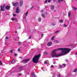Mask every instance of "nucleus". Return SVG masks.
<instances>
[{
	"instance_id": "f257e3e1",
	"label": "nucleus",
	"mask_w": 77,
	"mask_h": 77,
	"mask_svg": "<svg viewBox=\"0 0 77 77\" xmlns=\"http://www.w3.org/2000/svg\"><path fill=\"white\" fill-rule=\"evenodd\" d=\"M71 51L69 48H59L52 51L51 55L52 57H57L61 56H64L69 53Z\"/></svg>"
},
{
	"instance_id": "f03ea898",
	"label": "nucleus",
	"mask_w": 77,
	"mask_h": 77,
	"mask_svg": "<svg viewBox=\"0 0 77 77\" xmlns=\"http://www.w3.org/2000/svg\"><path fill=\"white\" fill-rule=\"evenodd\" d=\"M40 56H41L40 54L35 56L32 59L33 62H34V63H38V60L39 59V58L40 57Z\"/></svg>"
},
{
	"instance_id": "7ed1b4c3",
	"label": "nucleus",
	"mask_w": 77,
	"mask_h": 77,
	"mask_svg": "<svg viewBox=\"0 0 77 77\" xmlns=\"http://www.w3.org/2000/svg\"><path fill=\"white\" fill-rule=\"evenodd\" d=\"M5 7V4L3 5V6H0L1 10H0V11H3Z\"/></svg>"
},
{
	"instance_id": "20e7f679",
	"label": "nucleus",
	"mask_w": 77,
	"mask_h": 77,
	"mask_svg": "<svg viewBox=\"0 0 77 77\" xmlns=\"http://www.w3.org/2000/svg\"><path fill=\"white\" fill-rule=\"evenodd\" d=\"M20 8L19 7H17L16 10V12L17 14H18L20 12Z\"/></svg>"
},
{
	"instance_id": "39448f33",
	"label": "nucleus",
	"mask_w": 77,
	"mask_h": 77,
	"mask_svg": "<svg viewBox=\"0 0 77 77\" xmlns=\"http://www.w3.org/2000/svg\"><path fill=\"white\" fill-rule=\"evenodd\" d=\"M21 69H22V68H20L19 69H17V70H15V71L16 72H20V71L21 70Z\"/></svg>"
},
{
	"instance_id": "423d86ee",
	"label": "nucleus",
	"mask_w": 77,
	"mask_h": 77,
	"mask_svg": "<svg viewBox=\"0 0 77 77\" xmlns=\"http://www.w3.org/2000/svg\"><path fill=\"white\" fill-rule=\"evenodd\" d=\"M12 4L14 6H17L18 5V3L17 2L16 3H15L14 2H12Z\"/></svg>"
},
{
	"instance_id": "0eeeda50",
	"label": "nucleus",
	"mask_w": 77,
	"mask_h": 77,
	"mask_svg": "<svg viewBox=\"0 0 77 77\" xmlns=\"http://www.w3.org/2000/svg\"><path fill=\"white\" fill-rule=\"evenodd\" d=\"M29 59H27L24 60H23L22 61V63H26L28 61H29Z\"/></svg>"
},
{
	"instance_id": "6e6552de",
	"label": "nucleus",
	"mask_w": 77,
	"mask_h": 77,
	"mask_svg": "<svg viewBox=\"0 0 77 77\" xmlns=\"http://www.w3.org/2000/svg\"><path fill=\"white\" fill-rule=\"evenodd\" d=\"M51 44H52V43L51 42H49L47 44L48 46H50V45H51Z\"/></svg>"
},
{
	"instance_id": "1a4fd4ad",
	"label": "nucleus",
	"mask_w": 77,
	"mask_h": 77,
	"mask_svg": "<svg viewBox=\"0 0 77 77\" xmlns=\"http://www.w3.org/2000/svg\"><path fill=\"white\" fill-rule=\"evenodd\" d=\"M5 9L6 10H9L10 9V7L8 5H7L5 7Z\"/></svg>"
},
{
	"instance_id": "9d476101",
	"label": "nucleus",
	"mask_w": 77,
	"mask_h": 77,
	"mask_svg": "<svg viewBox=\"0 0 77 77\" xmlns=\"http://www.w3.org/2000/svg\"><path fill=\"white\" fill-rule=\"evenodd\" d=\"M23 2L22 1H21L20 3V7L22 6V5H23Z\"/></svg>"
},
{
	"instance_id": "9b49d317",
	"label": "nucleus",
	"mask_w": 77,
	"mask_h": 77,
	"mask_svg": "<svg viewBox=\"0 0 77 77\" xmlns=\"http://www.w3.org/2000/svg\"><path fill=\"white\" fill-rule=\"evenodd\" d=\"M11 72H12V71H10V72H8V73L6 75V77L8 75H9V74H10V73H11Z\"/></svg>"
},
{
	"instance_id": "f8f14e48",
	"label": "nucleus",
	"mask_w": 77,
	"mask_h": 77,
	"mask_svg": "<svg viewBox=\"0 0 77 77\" xmlns=\"http://www.w3.org/2000/svg\"><path fill=\"white\" fill-rule=\"evenodd\" d=\"M41 15H42V17H43V18H45V14H42Z\"/></svg>"
},
{
	"instance_id": "ddd939ff",
	"label": "nucleus",
	"mask_w": 77,
	"mask_h": 77,
	"mask_svg": "<svg viewBox=\"0 0 77 77\" xmlns=\"http://www.w3.org/2000/svg\"><path fill=\"white\" fill-rule=\"evenodd\" d=\"M15 59H13L11 61V63H15Z\"/></svg>"
},
{
	"instance_id": "4468645a",
	"label": "nucleus",
	"mask_w": 77,
	"mask_h": 77,
	"mask_svg": "<svg viewBox=\"0 0 77 77\" xmlns=\"http://www.w3.org/2000/svg\"><path fill=\"white\" fill-rule=\"evenodd\" d=\"M51 9H53V10L54 9V5H52L51 6Z\"/></svg>"
},
{
	"instance_id": "2eb2a0df",
	"label": "nucleus",
	"mask_w": 77,
	"mask_h": 77,
	"mask_svg": "<svg viewBox=\"0 0 77 77\" xmlns=\"http://www.w3.org/2000/svg\"><path fill=\"white\" fill-rule=\"evenodd\" d=\"M71 15V12L70 11H69L68 12V17H69Z\"/></svg>"
},
{
	"instance_id": "dca6fc26",
	"label": "nucleus",
	"mask_w": 77,
	"mask_h": 77,
	"mask_svg": "<svg viewBox=\"0 0 77 77\" xmlns=\"http://www.w3.org/2000/svg\"><path fill=\"white\" fill-rule=\"evenodd\" d=\"M60 23H63V20H60Z\"/></svg>"
},
{
	"instance_id": "f3484780",
	"label": "nucleus",
	"mask_w": 77,
	"mask_h": 77,
	"mask_svg": "<svg viewBox=\"0 0 77 77\" xmlns=\"http://www.w3.org/2000/svg\"><path fill=\"white\" fill-rule=\"evenodd\" d=\"M41 21V17H39L38 19V21L39 22H40V21Z\"/></svg>"
},
{
	"instance_id": "a211bd4d",
	"label": "nucleus",
	"mask_w": 77,
	"mask_h": 77,
	"mask_svg": "<svg viewBox=\"0 0 77 77\" xmlns=\"http://www.w3.org/2000/svg\"><path fill=\"white\" fill-rule=\"evenodd\" d=\"M0 65H3V63H2V61L0 60Z\"/></svg>"
},
{
	"instance_id": "6ab92c4d",
	"label": "nucleus",
	"mask_w": 77,
	"mask_h": 77,
	"mask_svg": "<svg viewBox=\"0 0 77 77\" xmlns=\"http://www.w3.org/2000/svg\"><path fill=\"white\" fill-rule=\"evenodd\" d=\"M77 8H75L74 7H73V10H75H75H76V9H77Z\"/></svg>"
},
{
	"instance_id": "aec40b11",
	"label": "nucleus",
	"mask_w": 77,
	"mask_h": 77,
	"mask_svg": "<svg viewBox=\"0 0 77 77\" xmlns=\"http://www.w3.org/2000/svg\"><path fill=\"white\" fill-rule=\"evenodd\" d=\"M63 0H58V3H60V2H62Z\"/></svg>"
},
{
	"instance_id": "412c9836",
	"label": "nucleus",
	"mask_w": 77,
	"mask_h": 77,
	"mask_svg": "<svg viewBox=\"0 0 77 77\" xmlns=\"http://www.w3.org/2000/svg\"><path fill=\"white\" fill-rule=\"evenodd\" d=\"M77 68H76L75 69L74 71V72H77Z\"/></svg>"
},
{
	"instance_id": "4be33fe9",
	"label": "nucleus",
	"mask_w": 77,
	"mask_h": 77,
	"mask_svg": "<svg viewBox=\"0 0 77 77\" xmlns=\"http://www.w3.org/2000/svg\"><path fill=\"white\" fill-rule=\"evenodd\" d=\"M67 26H68V25H66L65 24H64V27H67Z\"/></svg>"
},
{
	"instance_id": "5701e85b",
	"label": "nucleus",
	"mask_w": 77,
	"mask_h": 77,
	"mask_svg": "<svg viewBox=\"0 0 77 77\" xmlns=\"http://www.w3.org/2000/svg\"><path fill=\"white\" fill-rule=\"evenodd\" d=\"M59 66L60 68H62V65H59Z\"/></svg>"
},
{
	"instance_id": "b1692460",
	"label": "nucleus",
	"mask_w": 77,
	"mask_h": 77,
	"mask_svg": "<svg viewBox=\"0 0 77 77\" xmlns=\"http://www.w3.org/2000/svg\"><path fill=\"white\" fill-rule=\"evenodd\" d=\"M28 14V12L27 11L25 13V16H27V15Z\"/></svg>"
},
{
	"instance_id": "393cba45",
	"label": "nucleus",
	"mask_w": 77,
	"mask_h": 77,
	"mask_svg": "<svg viewBox=\"0 0 77 77\" xmlns=\"http://www.w3.org/2000/svg\"><path fill=\"white\" fill-rule=\"evenodd\" d=\"M32 76H34V72H32Z\"/></svg>"
},
{
	"instance_id": "a878e982",
	"label": "nucleus",
	"mask_w": 77,
	"mask_h": 77,
	"mask_svg": "<svg viewBox=\"0 0 77 77\" xmlns=\"http://www.w3.org/2000/svg\"><path fill=\"white\" fill-rule=\"evenodd\" d=\"M59 31H57L55 33L56 34V33H59Z\"/></svg>"
},
{
	"instance_id": "bb28decb",
	"label": "nucleus",
	"mask_w": 77,
	"mask_h": 77,
	"mask_svg": "<svg viewBox=\"0 0 77 77\" xmlns=\"http://www.w3.org/2000/svg\"><path fill=\"white\" fill-rule=\"evenodd\" d=\"M54 36H53L52 38H51V40H53V39H54Z\"/></svg>"
},
{
	"instance_id": "cd10ccee",
	"label": "nucleus",
	"mask_w": 77,
	"mask_h": 77,
	"mask_svg": "<svg viewBox=\"0 0 77 77\" xmlns=\"http://www.w3.org/2000/svg\"><path fill=\"white\" fill-rule=\"evenodd\" d=\"M58 77H60V74H59L57 76Z\"/></svg>"
},
{
	"instance_id": "c85d7f7f",
	"label": "nucleus",
	"mask_w": 77,
	"mask_h": 77,
	"mask_svg": "<svg viewBox=\"0 0 77 77\" xmlns=\"http://www.w3.org/2000/svg\"><path fill=\"white\" fill-rule=\"evenodd\" d=\"M11 20L12 21H14V20H15V19L14 18H12Z\"/></svg>"
},
{
	"instance_id": "c756f323",
	"label": "nucleus",
	"mask_w": 77,
	"mask_h": 77,
	"mask_svg": "<svg viewBox=\"0 0 77 77\" xmlns=\"http://www.w3.org/2000/svg\"><path fill=\"white\" fill-rule=\"evenodd\" d=\"M51 68H54V65H51Z\"/></svg>"
},
{
	"instance_id": "7c9ffc66",
	"label": "nucleus",
	"mask_w": 77,
	"mask_h": 77,
	"mask_svg": "<svg viewBox=\"0 0 77 77\" xmlns=\"http://www.w3.org/2000/svg\"><path fill=\"white\" fill-rule=\"evenodd\" d=\"M45 54H48V52H45Z\"/></svg>"
},
{
	"instance_id": "2f4dec72",
	"label": "nucleus",
	"mask_w": 77,
	"mask_h": 77,
	"mask_svg": "<svg viewBox=\"0 0 77 77\" xmlns=\"http://www.w3.org/2000/svg\"><path fill=\"white\" fill-rule=\"evenodd\" d=\"M26 16H24V17H23V20L26 19Z\"/></svg>"
},
{
	"instance_id": "473e14b6",
	"label": "nucleus",
	"mask_w": 77,
	"mask_h": 77,
	"mask_svg": "<svg viewBox=\"0 0 77 77\" xmlns=\"http://www.w3.org/2000/svg\"><path fill=\"white\" fill-rule=\"evenodd\" d=\"M54 42H56V43H57V42H58L56 40H55Z\"/></svg>"
},
{
	"instance_id": "72a5a7b5",
	"label": "nucleus",
	"mask_w": 77,
	"mask_h": 77,
	"mask_svg": "<svg viewBox=\"0 0 77 77\" xmlns=\"http://www.w3.org/2000/svg\"><path fill=\"white\" fill-rule=\"evenodd\" d=\"M29 39H31V36H30L29 37Z\"/></svg>"
},
{
	"instance_id": "f704fd0d",
	"label": "nucleus",
	"mask_w": 77,
	"mask_h": 77,
	"mask_svg": "<svg viewBox=\"0 0 77 77\" xmlns=\"http://www.w3.org/2000/svg\"><path fill=\"white\" fill-rule=\"evenodd\" d=\"M48 3H50L51 2V0H48Z\"/></svg>"
},
{
	"instance_id": "c9c22d12",
	"label": "nucleus",
	"mask_w": 77,
	"mask_h": 77,
	"mask_svg": "<svg viewBox=\"0 0 77 77\" xmlns=\"http://www.w3.org/2000/svg\"><path fill=\"white\" fill-rule=\"evenodd\" d=\"M21 42H18V44H19V45H21Z\"/></svg>"
},
{
	"instance_id": "e433bc0d",
	"label": "nucleus",
	"mask_w": 77,
	"mask_h": 77,
	"mask_svg": "<svg viewBox=\"0 0 77 77\" xmlns=\"http://www.w3.org/2000/svg\"><path fill=\"white\" fill-rule=\"evenodd\" d=\"M48 2V0H46L45 1V3H47V2Z\"/></svg>"
},
{
	"instance_id": "4c0bfd02",
	"label": "nucleus",
	"mask_w": 77,
	"mask_h": 77,
	"mask_svg": "<svg viewBox=\"0 0 77 77\" xmlns=\"http://www.w3.org/2000/svg\"><path fill=\"white\" fill-rule=\"evenodd\" d=\"M44 63H45V64H47V62L45 61V62H44Z\"/></svg>"
},
{
	"instance_id": "58836bf2",
	"label": "nucleus",
	"mask_w": 77,
	"mask_h": 77,
	"mask_svg": "<svg viewBox=\"0 0 77 77\" xmlns=\"http://www.w3.org/2000/svg\"><path fill=\"white\" fill-rule=\"evenodd\" d=\"M8 38H9L8 37H7L6 38V39H8Z\"/></svg>"
},
{
	"instance_id": "ea45409f",
	"label": "nucleus",
	"mask_w": 77,
	"mask_h": 77,
	"mask_svg": "<svg viewBox=\"0 0 77 77\" xmlns=\"http://www.w3.org/2000/svg\"><path fill=\"white\" fill-rule=\"evenodd\" d=\"M13 16H14L15 17V16H16V14H13Z\"/></svg>"
},
{
	"instance_id": "a19ab883",
	"label": "nucleus",
	"mask_w": 77,
	"mask_h": 77,
	"mask_svg": "<svg viewBox=\"0 0 77 77\" xmlns=\"http://www.w3.org/2000/svg\"><path fill=\"white\" fill-rule=\"evenodd\" d=\"M10 52L11 53H13V50L11 51Z\"/></svg>"
},
{
	"instance_id": "79ce46f5",
	"label": "nucleus",
	"mask_w": 77,
	"mask_h": 77,
	"mask_svg": "<svg viewBox=\"0 0 77 77\" xmlns=\"http://www.w3.org/2000/svg\"><path fill=\"white\" fill-rule=\"evenodd\" d=\"M14 56H17V54H14Z\"/></svg>"
},
{
	"instance_id": "37998d69",
	"label": "nucleus",
	"mask_w": 77,
	"mask_h": 77,
	"mask_svg": "<svg viewBox=\"0 0 77 77\" xmlns=\"http://www.w3.org/2000/svg\"><path fill=\"white\" fill-rule=\"evenodd\" d=\"M18 29H21V27H20L19 26V27H18Z\"/></svg>"
},
{
	"instance_id": "c03bdc74",
	"label": "nucleus",
	"mask_w": 77,
	"mask_h": 77,
	"mask_svg": "<svg viewBox=\"0 0 77 77\" xmlns=\"http://www.w3.org/2000/svg\"><path fill=\"white\" fill-rule=\"evenodd\" d=\"M52 25H53V26H54V25H55V24H54V23H52Z\"/></svg>"
},
{
	"instance_id": "a18cd8bd",
	"label": "nucleus",
	"mask_w": 77,
	"mask_h": 77,
	"mask_svg": "<svg viewBox=\"0 0 77 77\" xmlns=\"http://www.w3.org/2000/svg\"><path fill=\"white\" fill-rule=\"evenodd\" d=\"M20 51V49H18V51Z\"/></svg>"
},
{
	"instance_id": "49530a36",
	"label": "nucleus",
	"mask_w": 77,
	"mask_h": 77,
	"mask_svg": "<svg viewBox=\"0 0 77 77\" xmlns=\"http://www.w3.org/2000/svg\"><path fill=\"white\" fill-rule=\"evenodd\" d=\"M45 14H47V12H45Z\"/></svg>"
},
{
	"instance_id": "de8ad7c7",
	"label": "nucleus",
	"mask_w": 77,
	"mask_h": 77,
	"mask_svg": "<svg viewBox=\"0 0 77 77\" xmlns=\"http://www.w3.org/2000/svg\"><path fill=\"white\" fill-rule=\"evenodd\" d=\"M53 63H54V64H55V63H56V62H53Z\"/></svg>"
},
{
	"instance_id": "09e8293b",
	"label": "nucleus",
	"mask_w": 77,
	"mask_h": 77,
	"mask_svg": "<svg viewBox=\"0 0 77 77\" xmlns=\"http://www.w3.org/2000/svg\"><path fill=\"white\" fill-rule=\"evenodd\" d=\"M43 71H45V69H43Z\"/></svg>"
},
{
	"instance_id": "8fccbe9b",
	"label": "nucleus",
	"mask_w": 77,
	"mask_h": 77,
	"mask_svg": "<svg viewBox=\"0 0 77 77\" xmlns=\"http://www.w3.org/2000/svg\"><path fill=\"white\" fill-rule=\"evenodd\" d=\"M53 0V1L54 2H56V0Z\"/></svg>"
},
{
	"instance_id": "3c124183",
	"label": "nucleus",
	"mask_w": 77,
	"mask_h": 77,
	"mask_svg": "<svg viewBox=\"0 0 77 77\" xmlns=\"http://www.w3.org/2000/svg\"><path fill=\"white\" fill-rule=\"evenodd\" d=\"M21 75V74H19L18 75L19 76H20Z\"/></svg>"
},
{
	"instance_id": "603ef678",
	"label": "nucleus",
	"mask_w": 77,
	"mask_h": 77,
	"mask_svg": "<svg viewBox=\"0 0 77 77\" xmlns=\"http://www.w3.org/2000/svg\"><path fill=\"white\" fill-rule=\"evenodd\" d=\"M19 58H20V59H22V57H19Z\"/></svg>"
},
{
	"instance_id": "864d4df0",
	"label": "nucleus",
	"mask_w": 77,
	"mask_h": 77,
	"mask_svg": "<svg viewBox=\"0 0 77 77\" xmlns=\"http://www.w3.org/2000/svg\"><path fill=\"white\" fill-rule=\"evenodd\" d=\"M77 52H76L75 54V56H76V55H77Z\"/></svg>"
},
{
	"instance_id": "5fc2aeb1",
	"label": "nucleus",
	"mask_w": 77,
	"mask_h": 77,
	"mask_svg": "<svg viewBox=\"0 0 77 77\" xmlns=\"http://www.w3.org/2000/svg\"><path fill=\"white\" fill-rule=\"evenodd\" d=\"M33 8V7H32L31 8V9H32V8Z\"/></svg>"
},
{
	"instance_id": "6e6d98bb",
	"label": "nucleus",
	"mask_w": 77,
	"mask_h": 77,
	"mask_svg": "<svg viewBox=\"0 0 77 77\" xmlns=\"http://www.w3.org/2000/svg\"><path fill=\"white\" fill-rule=\"evenodd\" d=\"M66 62H68V60H66Z\"/></svg>"
},
{
	"instance_id": "4d7b16f0",
	"label": "nucleus",
	"mask_w": 77,
	"mask_h": 77,
	"mask_svg": "<svg viewBox=\"0 0 77 77\" xmlns=\"http://www.w3.org/2000/svg\"><path fill=\"white\" fill-rule=\"evenodd\" d=\"M63 66H65V64H63Z\"/></svg>"
},
{
	"instance_id": "13d9d810",
	"label": "nucleus",
	"mask_w": 77,
	"mask_h": 77,
	"mask_svg": "<svg viewBox=\"0 0 77 77\" xmlns=\"http://www.w3.org/2000/svg\"><path fill=\"white\" fill-rule=\"evenodd\" d=\"M43 35V34H42V36H43V35Z\"/></svg>"
},
{
	"instance_id": "bf43d9fd",
	"label": "nucleus",
	"mask_w": 77,
	"mask_h": 77,
	"mask_svg": "<svg viewBox=\"0 0 77 77\" xmlns=\"http://www.w3.org/2000/svg\"><path fill=\"white\" fill-rule=\"evenodd\" d=\"M54 12H56V10H54Z\"/></svg>"
},
{
	"instance_id": "052dcab7",
	"label": "nucleus",
	"mask_w": 77,
	"mask_h": 77,
	"mask_svg": "<svg viewBox=\"0 0 77 77\" xmlns=\"http://www.w3.org/2000/svg\"><path fill=\"white\" fill-rule=\"evenodd\" d=\"M17 33V31H15V33Z\"/></svg>"
},
{
	"instance_id": "680f3d73",
	"label": "nucleus",
	"mask_w": 77,
	"mask_h": 77,
	"mask_svg": "<svg viewBox=\"0 0 77 77\" xmlns=\"http://www.w3.org/2000/svg\"><path fill=\"white\" fill-rule=\"evenodd\" d=\"M34 77H37L35 75Z\"/></svg>"
},
{
	"instance_id": "e2e57ef3",
	"label": "nucleus",
	"mask_w": 77,
	"mask_h": 77,
	"mask_svg": "<svg viewBox=\"0 0 77 77\" xmlns=\"http://www.w3.org/2000/svg\"><path fill=\"white\" fill-rule=\"evenodd\" d=\"M44 11L43 10H42V11H41V12H43Z\"/></svg>"
},
{
	"instance_id": "0e129e2a",
	"label": "nucleus",
	"mask_w": 77,
	"mask_h": 77,
	"mask_svg": "<svg viewBox=\"0 0 77 77\" xmlns=\"http://www.w3.org/2000/svg\"><path fill=\"white\" fill-rule=\"evenodd\" d=\"M37 0V1H39V0Z\"/></svg>"
},
{
	"instance_id": "69168bd1",
	"label": "nucleus",
	"mask_w": 77,
	"mask_h": 77,
	"mask_svg": "<svg viewBox=\"0 0 77 77\" xmlns=\"http://www.w3.org/2000/svg\"><path fill=\"white\" fill-rule=\"evenodd\" d=\"M15 21H17V19H15Z\"/></svg>"
},
{
	"instance_id": "338daca9",
	"label": "nucleus",
	"mask_w": 77,
	"mask_h": 77,
	"mask_svg": "<svg viewBox=\"0 0 77 77\" xmlns=\"http://www.w3.org/2000/svg\"><path fill=\"white\" fill-rule=\"evenodd\" d=\"M3 61H5V60H3Z\"/></svg>"
},
{
	"instance_id": "774afa93",
	"label": "nucleus",
	"mask_w": 77,
	"mask_h": 77,
	"mask_svg": "<svg viewBox=\"0 0 77 77\" xmlns=\"http://www.w3.org/2000/svg\"><path fill=\"white\" fill-rule=\"evenodd\" d=\"M47 8V7H45V8Z\"/></svg>"
}]
</instances>
